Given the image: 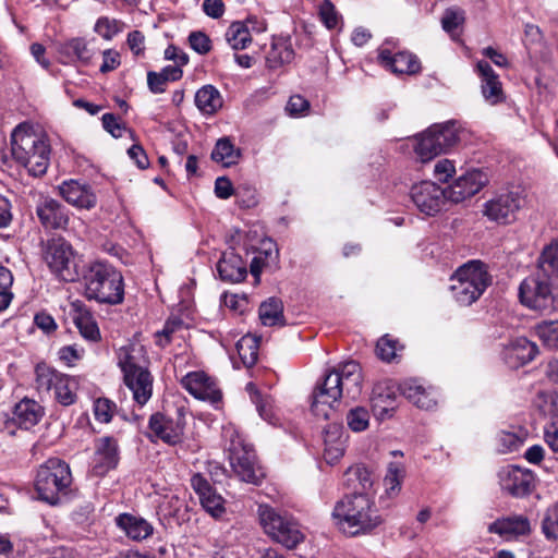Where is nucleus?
I'll return each instance as SVG.
<instances>
[{"label":"nucleus","mask_w":558,"mask_h":558,"mask_svg":"<svg viewBox=\"0 0 558 558\" xmlns=\"http://www.w3.org/2000/svg\"><path fill=\"white\" fill-rule=\"evenodd\" d=\"M119 462L118 441L112 437L99 438L96 442L93 472L97 476H104L114 469Z\"/></svg>","instance_id":"nucleus-22"},{"label":"nucleus","mask_w":558,"mask_h":558,"mask_svg":"<svg viewBox=\"0 0 558 558\" xmlns=\"http://www.w3.org/2000/svg\"><path fill=\"white\" fill-rule=\"evenodd\" d=\"M217 270L221 280L235 283L246 277V265L240 255L230 252L225 253L217 264Z\"/></svg>","instance_id":"nucleus-34"},{"label":"nucleus","mask_w":558,"mask_h":558,"mask_svg":"<svg viewBox=\"0 0 558 558\" xmlns=\"http://www.w3.org/2000/svg\"><path fill=\"white\" fill-rule=\"evenodd\" d=\"M463 21L464 16L462 11L448 9L441 19L442 28L447 32H451L458 28Z\"/></svg>","instance_id":"nucleus-59"},{"label":"nucleus","mask_w":558,"mask_h":558,"mask_svg":"<svg viewBox=\"0 0 558 558\" xmlns=\"http://www.w3.org/2000/svg\"><path fill=\"white\" fill-rule=\"evenodd\" d=\"M11 154L33 177H41L50 163L51 147L47 136L26 123L19 124L11 134Z\"/></svg>","instance_id":"nucleus-3"},{"label":"nucleus","mask_w":558,"mask_h":558,"mask_svg":"<svg viewBox=\"0 0 558 558\" xmlns=\"http://www.w3.org/2000/svg\"><path fill=\"white\" fill-rule=\"evenodd\" d=\"M535 330L545 347L548 349L558 348V319L544 320L536 325Z\"/></svg>","instance_id":"nucleus-48"},{"label":"nucleus","mask_w":558,"mask_h":558,"mask_svg":"<svg viewBox=\"0 0 558 558\" xmlns=\"http://www.w3.org/2000/svg\"><path fill=\"white\" fill-rule=\"evenodd\" d=\"M538 353L537 345L525 337H518L509 342L504 350V359L506 363L518 368L530 363Z\"/></svg>","instance_id":"nucleus-25"},{"label":"nucleus","mask_w":558,"mask_h":558,"mask_svg":"<svg viewBox=\"0 0 558 558\" xmlns=\"http://www.w3.org/2000/svg\"><path fill=\"white\" fill-rule=\"evenodd\" d=\"M230 465L235 475L243 482L257 485L264 477V472L256 462L255 450L239 436L231 439L228 449Z\"/></svg>","instance_id":"nucleus-10"},{"label":"nucleus","mask_w":558,"mask_h":558,"mask_svg":"<svg viewBox=\"0 0 558 558\" xmlns=\"http://www.w3.org/2000/svg\"><path fill=\"white\" fill-rule=\"evenodd\" d=\"M542 530L546 538H558V502L547 509L542 522Z\"/></svg>","instance_id":"nucleus-52"},{"label":"nucleus","mask_w":558,"mask_h":558,"mask_svg":"<svg viewBox=\"0 0 558 558\" xmlns=\"http://www.w3.org/2000/svg\"><path fill=\"white\" fill-rule=\"evenodd\" d=\"M239 356L246 367H252L258 359L259 339L252 335L243 336L236 343Z\"/></svg>","instance_id":"nucleus-42"},{"label":"nucleus","mask_w":558,"mask_h":558,"mask_svg":"<svg viewBox=\"0 0 558 558\" xmlns=\"http://www.w3.org/2000/svg\"><path fill=\"white\" fill-rule=\"evenodd\" d=\"M498 477L501 489L517 498L530 495L535 488L534 473L517 465L502 468L498 473Z\"/></svg>","instance_id":"nucleus-15"},{"label":"nucleus","mask_w":558,"mask_h":558,"mask_svg":"<svg viewBox=\"0 0 558 558\" xmlns=\"http://www.w3.org/2000/svg\"><path fill=\"white\" fill-rule=\"evenodd\" d=\"M318 13L322 23L328 29L337 28L342 22V16L337 11L335 4L330 0H323L320 2L318 7Z\"/></svg>","instance_id":"nucleus-50"},{"label":"nucleus","mask_w":558,"mask_h":558,"mask_svg":"<svg viewBox=\"0 0 558 558\" xmlns=\"http://www.w3.org/2000/svg\"><path fill=\"white\" fill-rule=\"evenodd\" d=\"M125 386L132 391L133 400L140 405H145L153 395L154 377L148 367L123 374Z\"/></svg>","instance_id":"nucleus-24"},{"label":"nucleus","mask_w":558,"mask_h":558,"mask_svg":"<svg viewBox=\"0 0 558 558\" xmlns=\"http://www.w3.org/2000/svg\"><path fill=\"white\" fill-rule=\"evenodd\" d=\"M182 386L196 399L218 403L222 395L216 380L205 372H191L182 380Z\"/></svg>","instance_id":"nucleus-18"},{"label":"nucleus","mask_w":558,"mask_h":558,"mask_svg":"<svg viewBox=\"0 0 558 558\" xmlns=\"http://www.w3.org/2000/svg\"><path fill=\"white\" fill-rule=\"evenodd\" d=\"M247 27V24L236 21L227 28L225 37L232 49L242 50L252 43V36Z\"/></svg>","instance_id":"nucleus-40"},{"label":"nucleus","mask_w":558,"mask_h":558,"mask_svg":"<svg viewBox=\"0 0 558 558\" xmlns=\"http://www.w3.org/2000/svg\"><path fill=\"white\" fill-rule=\"evenodd\" d=\"M294 58L293 49L286 43L272 44L266 57V64L271 70H277L290 63Z\"/></svg>","instance_id":"nucleus-43"},{"label":"nucleus","mask_w":558,"mask_h":558,"mask_svg":"<svg viewBox=\"0 0 558 558\" xmlns=\"http://www.w3.org/2000/svg\"><path fill=\"white\" fill-rule=\"evenodd\" d=\"M343 397L338 367L327 372L323 383L318 384L313 392L311 405L315 416L329 420L333 413L332 404Z\"/></svg>","instance_id":"nucleus-12"},{"label":"nucleus","mask_w":558,"mask_h":558,"mask_svg":"<svg viewBox=\"0 0 558 558\" xmlns=\"http://www.w3.org/2000/svg\"><path fill=\"white\" fill-rule=\"evenodd\" d=\"M189 43L191 48L199 54H206L211 49V40L203 32L191 33L189 36Z\"/></svg>","instance_id":"nucleus-57"},{"label":"nucleus","mask_w":558,"mask_h":558,"mask_svg":"<svg viewBox=\"0 0 558 558\" xmlns=\"http://www.w3.org/2000/svg\"><path fill=\"white\" fill-rule=\"evenodd\" d=\"M349 485L354 488V493H368L373 486L372 473L363 465H354L345 472Z\"/></svg>","instance_id":"nucleus-41"},{"label":"nucleus","mask_w":558,"mask_h":558,"mask_svg":"<svg viewBox=\"0 0 558 558\" xmlns=\"http://www.w3.org/2000/svg\"><path fill=\"white\" fill-rule=\"evenodd\" d=\"M400 393L417 408L429 410L437 403V392L433 387H424L416 379H405L399 384Z\"/></svg>","instance_id":"nucleus-27"},{"label":"nucleus","mask_w":558,"mask_h":558,"mask_svg":"<svg viewBox=\"0 0 558 558\" xmlns=\"http://www.w3.org/2000/svg\"><path fill=\"white\" fill-rule=\"evenodd\" d=\"M373 409L379 416L384 417L393 411L395 396L389 389L384 390L381 387H376L372 396Z\"/></svg>","instance_id":"nucleus-46"},{"label":"nucleus","mask_w":558,"mask_h":558,"mask_svg":"<svg viewBox=\"0 0 558 558\" xmlns=\"http://www.w3.org/2000/svg\"><path fill=\"white\" fill-rule=\"evenodd\" d=\"M411 198L417 209L427 216L439 213L448 201L446 189L430 181L414 184L411 189Z\"/></svg>","instance_id":"nucleus-14"},{"label":"nucleus","mask_w":558,"mask_h":558,"mask_svg":"<svg viewBox=\"0 0 558 558\" xmlns=\"http://www.w3.org/2000/svg\"><path fill=\"white\" fill-rule=\"evenodd\" d=\"M530 531L529 519L521 514L500 518L488 525L489 533L498 534L506 539L527 535Z\"/></svg>","instance_id":"nucleus-28"},{"label":"nucleus","mask_w":558,"mask_h":558,"mask_svg":"<svg viewBox=\"0 0 558 558\" xmlns=\"http://www.w3.org/2000/svg\"><path fill=\"white\" fill-rule=\"evenodd\" d=\"M246 390L251 396L252 402L256 405V409L262 418L265 421L272 423V411H271V401L268 396H263L255 387L253 383H248L246 385Z\"/></svg>","instance_id":"nucleus-49"},{"label":"nucleus","mask_w":558,"mask_h":558,"mask_svg":"<svg viewBox=\"0 0 558 558\" xmlns=\"http://www.w3.org/2000/svg\"><path fill=\"white\" fill-rule=\"evenodd\" d=\"M148 364L147 352L142 344L132 343L120 348L118 352V365L123 374L148 367Z\"/></svg>","instance_id":"nucleus-33"},{"label":"nucleus","mask_w":558,"mask_h":558,"mask_svg":"<svg viewBox=\"0 0 558 558\" xmlns=\"http://www.w3.org/2000/svg\"><path fill=\"white\" fill-rule=\"evenodd\" d=\"M524 204V196L520 191H504L485 202L483 215L490 221L499 225H509L517 219L519 210Z\"/></svg>","instance_id":"nucleus-11"},{"label":"nucleus","mask_w":558,"mask_h":558,"mask_svg":"<svg viewBox=\"0 0 558 558\" xmlns=\"http://www.w3.org/2000/svg\"><path fill=\"white\" fill-rule=\"evenodd\" d=\"M203 508L213 517H220L225 512L223 498L215 493L210 497H205L201 502Z\"/></svg>","instance_id":"nucleus-58"},{"label":"nucleus","mask_w":558,"mask_h":558,"mask_svg":"<svg viewBox=\"0 0 558 558\" xmlns=\"http://www.w3.org/2000/svg\"><path fill=\"white\" fill-rule=\"evenodd\" d=\"M74 324L81 336L92 342L100 340V330L93 314L86 308H78L74 316Z\"/></svg>","instance_id":"nucleus-39"},{"label":"nucleus","mask_w":558,"mask_h":558,"mask_svg":"<svg viewBox=\"0 0 558 558\" xmlns=\"http://www.w3.org/2000/svg\"><path fill=\"white\" fill-rule=\"evenodd\" d=\"M258 315L264 326H283V303L280 299L271 296L264 301L258 308Z\"/></svg>","instance_id":"nucleus-37"},{"label":"nucleus","mask_w":558,"mask_h":558,"mask_svg":"<svg viewBox=\"0 0 558 558\" xmlns=\"http://www.w3.org/2000/svg\"><path fill=\"white\" fill-rule=\"evenodd\" d=\"M34 324L46 333H50L57 329L54 318L45 312L35 315Z\"/></svg>","instance_id":"nucleus-64"},{"label":"nucleus","mask_w":558,"mask_h":558,"mask_svg":"<svg viewBox=\"0 0 558 558\" xmlns=\"http://www.w3.org/2000/svg\"><path fill=\"white\" fill-rule=\"evenodd\" d=\"M459 141L458 130L452 122L434 124L416 137L414 151L422 162L447 153Z\"/></svg>","instance_id":"nucleus-8"},{"label":"nucleus","mask_w":558,"mask_h":558,"mask_svg":"<svg viewBox=\"0 0 558 558\" xmlns=\"http://www.w3.org/2000/svg\"><path fill=\"white\" fill-rule=\"evenodd\" d=\"M404 476L405 471L401 463H389L384 478L385 493L388 497L393 498L399 495Z\"/></svg>","instance_id":"nucleus-44"},{"label":"nucleus","mask_w":558,"mask_h":558,"mask_svg":"<svg viewBox=\"0 0 558 558\" xmlns=\"http://www.w3.org/2000/svg\"><path fill=\"white\" fill-rule=\"evenodd\" d=\"M539 274L548 279L558 278V239L546 245L537 260Z\"/></svg>","instance_id":"nucleus-36"},{"label":"nucleus","mask_w":558,"mask_h":558,"mask_svg":"<svg viewBox=\"0 0 558 558\" xmlns=\"http://www.w3.org/2000/svg\"><path fill=\"white\" fill-rule=\"evenodd\" d=\"M337 367L342 395L350 399H356L362 392V368L360 364L355 361H348Z\"/></svg>","instance_id":"nucleus-30"},{"label":"nucleus","mask_w":558,"mask_h":558,"mask_svg":"<svg viewBox=\"0 0 558 558\" xmlns=\"http://www.w3.org/2000/svg\"><path fill=\"white\" fill-rule=\"evenodd\" d=\"M241 158V150L235 148L230 138H219L211 151V159L223 167L236 165Z\"/></svg>","instance_id":"nucleus-38"},{"label":"nucleus","mask_w":558,"mask_h":558,"mask_svg":"<svg viewBox=\"0 0 558 558\" xmlns=\"http://www.w3.org/2000/svg\"><path fill=\"white\" fill-rule=\"evenodd\" d=\"M62 197L78 208L90 209L95 207L97 198L89 186L76 181L63 182L60 186Z\"/></svg>","instance_id":"nucleus-31"},{"label":"nucleus","mask_w":558,"mask_h":558,"mask_svg":"<svg viewBox=\"0 0 558 558\" xmlns=\"http://www.w3.org/2000/svg\"><path fill=\"white\" fill-rule=\"evenodd\" d=\"M45 414V409L37 401L24 398L17 402L12 411V421L20 428L31 429L39 423Z\"/></svg>","instance_id":"nucleus-29"},{"label":"nucleus","mask_w":558,"mask_h":558,"mask_svg":"<svg viewBox=\"0 0 558 558\" xmlns=\"http://www.w3.org/2000/svg\"><path fill=\"white\" fill-rule=\"evenodd\" d=\"M476 71L481 77V92L485 101L492 106L505 100V93L499 76L487 61L476 63Z\"/></svg>","instance_id":"nucleus-23"},{"label":"nucleus","mask_w":558,"mask_h":558,"mask_svg":"<svg viewBox=\"0 0 558 558\" xmlns=\"http://www.w3.org/2000/svg\"><path fill=\"white\" fill-rule=\"evenodd\" d=\"M519 298L522 304L535 311L545 312L553 308L550 279L539 272L525 278L519 287Z\"/></svg>","instance_id":"nucleus-13"},{"label":"nucleus","mask_w":558,"mask_h":558,"mask_svg":"<svg viewBox=\"0 0 558 558\" xmlns=\"http://www.w3.org/2000/svg\"><path fill=\"white\" fill-rule=\"evenodd\" d=\"M525 435L522 430H519L518 433L501 430L496 436L497 450L500 453L517 451L522 447Z\"/></svg>","instance_id":"nucleus-45"},{"label":"nucleus","mask_w":558,"mask_h":558,"mask_svg":"<svg viewBox=\"0 0 558 558\" xmlns=\"http://www.w3.org/2000/svg\"><path fill=\"white\" fill-rule=\"evenodd\" d=\"M37 217L45 229H65L70 221L66 207L53 198H44L36 207Z\"/></svg>","instance_id":"nucleus-20"},{"label":"nucleus","mask_w":558,"mask_h":558,"mask_svg":"<svg viewBox=\"0 0 558 558\" xmlns=\"http://www.w3.org/2000/svg\"><path fill=\"white\" fill-rule=\"evenodd\" d=\"M347 424L355 433L365 430L369 425V413L363 407L351 409L347 414Z\"/></svg>","instance_id":"nucleus-51"},{"label":"nucleus","mask_w":558,"mask_h":558,"mask_svg":"<svg viewBox=\"0 0 558 558\" xmlns=\"http://www.w3.org/2000/svg\"><path fill=\"white\" fill-rule=\"evenodd\" d=\"M195 106L204 116L217 113L223 106L220 92L210 84L202 86L195 94Z\"/></svg>","instance_id":"nucleus-35"},{"label":"nucleus","mask_w":558,"mask_h":558,"mask_svg":"<svg viewBox=\"0 0 558 558\" xmlns=\"http://www.w3.org/2000/svg\"><path fill=\"white\" fill-rule=\"evenodd\" d=\"M544 439L551 451L558 454V422H551L545 426Z\"/></svg>","instance_id":"nucleus-62"},{"label":"nucleus","mask_w":558,"mask_h":558,"mask_svg":"<svg viewBox=\"0 0 558 558\" xmlns=\"http://www.w3.org/2000/svg\"><path fill=\"white\" fill-rule=\"evenodd\" d=\"M95 32L102 38L109 40L122 29V23L106 16L99 17L94 27Z\"/></svg>","instance_id":"nucleus-53"},{"label":"nucleus","mask_w":558,"mask_h":558,"mask_svg":"<svg viewBox=\"0 0 558 558\" xmlns=\"http://www.w3.org/2000/svg\"><path fill=\"white\" fill-rule=\"evenodd\" d=\"M349 435L343 427L337 424H330L325 428L324 437V459L333 465L344 456Z\"/></svg>","instance_id":"nucleus-26"},{"label":"nucleus","mask_w":558,"mask_h":558,"mask_svg":"<svg viewBox=\"0 0 558 558\" xmlns=\"http://www.w3.org/2000/svg\"><path fill=\"white\" fill-rule=\"evenodd\" d=\"M487 182L488 178L483 171L478 169L466 171L446 189L448 201L463 202L478 193Z\"/></svg>","instance_id":"nucleus-17"},{"label":"nucleus","mask_w":558,"mask_h":558,"mask_svg":"<svg viewBox=\"0 0 558 558\" xmlns=\"http://www.w3.org/2000/svg\"><path fill=\"white\" fill-rule=\"evenodd\" d=\"M378 61L396 74H416L421 70L418 59L408 51L392 53L389 49L381 47L378 50Z\"/></svg>","instance_id":"nucleus-21"},{"label":"nucleus","mask_w":558,"mask_h":558,"mask_svg":"<svg viewBox=\"0 0 558 558\" xmlns=\"http://www.w3.org/2000/svg\"><path fill=\"white\" fill-rule=\"evenodd\" d=\"M95 38L85 39L81 37L71 38L59 45L58 52L64 63H75L87 65L99 52Z\"/></svg>","instance_id":"nucleus-19"},{"label":"nucleus","mask_w":558,"mask_h":558,"mask_svg":"<svg viewBox=\"0 0 558 558\" xmlns=\"http://www.w3.org/2000/svg\"><path fill=\"white\" fill-rule=\"evenodd\" d=\"M492 278L481 260H470L460 266L451 276L450 290L461 305H471L484 293Z\"/></svg>","instance_id":"nucleus-4"},{"label":"nucleus","mask_w":558,"mask_h":558,"mask_svg":"<svg viewBox=\"0 0 558 558\" xmlns=\"http://www.w3.org/2000/svg\"><path fill=\"white\" fill-rule=\"evenodd\" d=\"M397 344L398 342L388 336L381 337L376 344L377 356L385 362H391L397 356Z\"/></svg>","instance_id":"nucleus-54"},{"label":"nucleus","mask_w":558,"mask_h":558,"mask_svg":"<svg viewBox=\"0 0 558 558\" xmlns=\"http://www.w3.org/2000/svg\"><path fill=\"white\" fill-rule=\"evenodd\" d=\"M128 155L140 169H146L149 166L148 157L141 145H132L128 149Z\"/></svg>","instance_id":"nucleus-63"},{"label":"nucleus","mask_w":558,"mask_h":558,"mask_svg":"<svg viewBox=\"0 0 558 558\" xmlns=\"http://www.w3.org/2000/svg\"><path fill=\"white\" fill-rule=\"evenodd\" d=\"M35 389L39 393H53V399L63 407L76 402L78 379L61 373L51 365L40 362L35 366Z\"/></svg>","instance_id":"nucleus-7"},{"label":"nucleus","mask_w":558,"mask_h":558,"mask_svg":"<svg viewBox=\"0 0 558 558\" xmlns=\"http://www.w3.org/2000/svg\"><path fill=\"white\" fill-rule=\"evenodd\" d=\"M258 520L264 532L287 549H294L304 542L305 534L300 523L290 514L282 513L268 505L258 506Z\"/></svg>","instance_id":"nucleus-6"},{"label":"nucleus","mask_w":558,"mask_h":558,"mask_svg":"<svg viewBox=\"0 0 558 558\" xmlns=\"http://www.w3.org/2000/svg\"><path fill=\"white\" fill-rule=\"evenodd\" d=\"M116 404L106 398H99L94 403V414L98 422L109 423L112 418Z\"/></svg>","instance_id":"nucleus-56"},{"label":"nucleus","mask_w":558,"mask_h":558,"mask_svg":"<svg viewBox=\"0 0 558 558\" xmlns=\"http://www.w3.org/2000/svg\"><path fill=\"white\" fill-rule=\"evenodd\" d=\"M153 435L169 446L180 445L183 440L185 423L181 417L173 418L162 413H154L148 421Z\"/></svg>","instance_id":"nucleus-16"},{"label":"nucleus","mask_w":558,"mask_h":558,"mask_svg":"<svg viewBox=\"0 0 558 558\" xmlns=\"http://www.w3.org/2000/svg\"><path fill=\"white\" fill-rule=\"evenodd\" d=\"M114 521L117 526L133 541L146 539L154 532L153 525L147 520L131 513H121Z\"/></svg>","instance_id":"nucleus-32"},{"label":"nucleus","mask_w":558,"mask_h":558,"mask_svg":"<svg viewBox=\"0 0 558 558\" xmlns=\"http://www.w3.org/2000/svg\"><path fill=\"white\" fill-rule=\"evenodd\" d=\"M84 295L99 304L119 305L124 300V279L120 270L107 260H92L80 274Z\"/></svg>","instance_id":"nucleus-2"},{"label":"nucleus","mask_w":558,"mask_h":558,"mask_svg":"<svg viewBox=\"0 0 558 558\" xmlns=\"http://www.w3.org/2000/svg\"><path fill=\"white\" fill-rule=\"evenodd\" d=\"M183 320L179 317L168 318L161 330L155 333V343L160 348L169 345L174 335L183 329Z\"/></svg>","instance_id":"nucleus-47"},{"label":"nucleus","mask_w":558,"mask_h":558,"mask_svg":"<svg viewBox=\"0 0 558 558\" xmlns=\"http://www.w3.org/2000/svg\"><path fill=\"white\" fill-rule=\"evenodd\" d=\"M456 172L454 165L449 159H440L434 167V175L438 181L447 182Z\"/></svg>","instance_id":"nucleus-60"},{"label":"nucleus","mask_w":558,"mask_h":558,"mask_svg":"<svg viewBox=\"0 0 558 558\" xmlns=\"http://www.w3.org/2000/svg\"><path fill=\"white\" fill-rule=\"evenodd\" d=\"M101 122L104 129L116 138L122 137L124 133L132 134V131L120 122L113 113H105L101 117Z\"/></svg>","instance_id":"nucleus-55"},{"label":"nucleus","mask_w":558,"mask_h":558,"mask_svg":"<svg viewBox=\"0 0 558 558\" xmlns=\"http://www.w3.org/2000/svg\"><path fill=\"white\" fill-rule=\"evenodd\" d=\"M44 258L49 269L61 280L74 282L80 278L75 253L70 243L58 238L47 242Z\"/></svg>","instance_id":"nucleus-9"},{"label":"nucleus","mask_w":558,"mask_h":558,"mask_svg":"<svg viewBox=\"0 0 558 558\" xmlns=\"http://www.w3.org/2000/svg\"><path fill=\"white\" fill-rule=\"evenodd\" d=\"M84 350L78 349L76 345L62 347L59 352V359L64 362L68 366H73L76 361L83 357Z\"/></svg>","instance_id":"nucleus-61"},{"label":"nucleus","mask_w":558,"mask_h":558,"mask_svg":"<svg viewBox=\"0 0 558 558\" xmlns=\"http://www.w3.org/2000/svg\"><path fill=\"white\" fill-rule=\"evenodd\" d=\"M72 484L70 466L58 458H51L41 464L35 478V489L39 499L58 505L62 496L68 495Z\"/></svg>","instance_id":"nucleus-5"},{"label":"nucleus","mask_w":558,"mask_h":558,"mask_svg":"<svg viewBox=\"0 0 558 558\" xmlns=\"http://www.w3.org/2000/svg\"><path fill=\"white\" fill-rule=\"evenodd\" d=\"M332 518L347 535L356 536L371 533L384 520L368 493H353L337 501Z\"/></svg>","instance_id":"nucleus-1"}]
</instances>
